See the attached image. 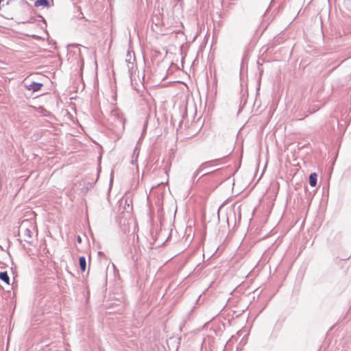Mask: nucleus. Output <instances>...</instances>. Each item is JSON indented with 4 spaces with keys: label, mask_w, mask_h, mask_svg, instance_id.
I'll return each mask as SVG.
<instances>
[{
    "label": "nucleus",
    "mask_w": 351,
    "mask_h": 351,
    "mask_svg": "<svg viewBox=\"0 0 351 351\" xmlns=\"http://www.w3.org/2000/svg\"><path fill=\"white\" fill-rule=\"evenodd\" d=\"M32 232L29 229L26 228L25 230H24V237L25 241L29 242V240L31 239L32 237Z\"/></svg>",
    "instance_id": "8"
},
{
    "label": "nucleus",
    "mask_w": 351,
    "mask_h": 351,
    "mask_svg": "<svg viewBox=\"0 0 351 351\" xmlns=\"http://www.w3.org/2000/svg\"><path fill=\"white\" fill-rule=\"evenodd\" d=\"M317 174L312 173L309 176V184L311 186H315L317 184Z\"/></svg>",
    "instance_id": "4"
},
{
    "label": "nucleus",
    "mask_w": 351,
    "mask_h": 351,
    "mask_svg": "<svg viewBox=\"0 0 351 351\" xmlns=\"http://www.w3.org/2000/svg\"><path fill=\"white\" fill-rule=\"evenodd\" d=\"M134 61L135 57L134 55H132L130 51L128 52L127 58L125 60V62L127 63V67L130 75H132V73L134 69Z\"/></svg>",
    "instance_id": "1"
},
{
    "label": "nucleus",
    "mask_w": 351,
    "mask_h": 351,
    "mask_svg": "<svg viewBox=\"0 0 351 351\" xmlns=\"http://www.w3.org/2000/svg\"><path fill=\"white\" fill-rule=\"evenodd\" d=\"M79 263H80V267L81 270L82 271H85L86 267V262L85 257H84V256L80 257Z\"/></svg>",
    "instance_id": "7"
},
{
    "label": "nucleus",
    "mask_w": 351,
    "mask_h": 351,
    "mask_svg": "<svg viewBox=\"0 0 351 351\" xmlns=\"http://www.w3.org/2000/svg\"><path fill=\"white\" fill-rule=\"evenodd\" d=\"M35 7H39V6H45L49 8V2L48 0H37L34 3Z\"/></svg>",
    "instance_id": "6"
},
{
    "label": "nucleus",
    "mask_w": 351,
    "mask_h": 351,
    "mask_svg": "<svg viewBox=\"0 0 351 351\" xmlns=\"http://www.w3.org/2000/svg\"><path fill=\"white\" fill-rule=\"evenodd\" d=\"M0 280L5 282L8 285H10V278L7 271L0 272Z\"/></svg>",
    "instance_id": "5"
},
{
    "label": "nucleus",
    "mask_w": 351,
    "mask_h": 351,
    "mask_svg": "<svg viewBox=\"0 0 351 351\" xmlns=\"http://www.w3.org/2000/svg\"><path fill=\"white\" fill-rule=\"evenodd\" d=\"M208 165V162H205V163H203L199 168L198 169H197V171H195V176H197L202 171V169L204 168V167L207 166Z\"/></svg>",
    "instance_id": "9"
},
{
    "label": "nucleus",
    "mask_w": 351,
    "mask_h": 351,
    "mask_svg": "<svg viewBox=\"0 0 351 351\" xmlns=\"http://www.w3.org/2000/svg\"><path fill=\"white\" fill-rule=\"evenodd\" d=\"M42 86L43 84L35 82H32L29 84H28L27 82L25 83V87L28 90H32L34 92L39 90Z\"/></svg>",
    "instance_id": "2"
},
{
    "label": "nucleus",
    "mask_w": 351,
    "mask_h": 351,
    "mask_svg": "<svg viewBox=\"0 0 351 351\" xmlns=\"http://www.w3.org/2000/svg\"><path fill=\"white\" fill-rule=\"evenodd\" d=\"M139 152H140V149L139 148L136 146L134 151H133V155H132V160H131V163L132 165H136V162H137V158L138 157V155H139Z\"/></svg>",
    "instance_id": "3"
},
{
    "label": "nucleus",
    "mask_w": 351,
    "mask_h": 351,
    "mask_svg": "<svg viewBox=\"0 0 351 351\" xmlns=\"http://www.w3.org/2000/svg\"><path fill=\"white\" fill-rule=\"evenodd\" d=\"M77 241H78L79 243H80V242H81V238H80V237H78V238H77Z\"/></svg>",
    "instance_id": "10"
},
{
    "label": "nucleus",
    "mask_w": 351,
    "mask_h": 351,
    "mask_svg": "<svg viewBox=\"0 0 351 351\" xmlns=\"http://www.w3.org/2000/svg\"><path fill=\"white\" fill-rule=\"evenodd\" d=\"M117 114H118V112H117V111H114V112H112V114H115V115H116Z\"/></svg>",
    "instance_id": "11"
}]
</instances>
